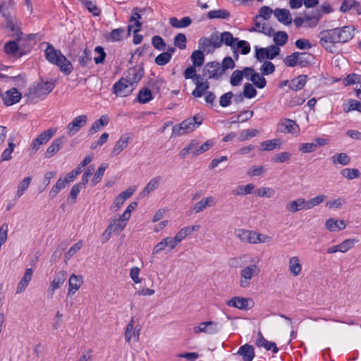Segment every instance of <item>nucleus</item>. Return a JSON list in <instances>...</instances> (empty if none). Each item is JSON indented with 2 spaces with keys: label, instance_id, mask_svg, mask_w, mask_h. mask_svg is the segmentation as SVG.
<instances>
[{
  "label": "nucleus",
  "instance_id": "47",
  "mask_svg": "<svg viewBox=\"0 0 361 361\" xmlns=\"http://www.w3.org/2000/svg\"><path fill=\"white\" fill-rule=\"evenodd\" d=\"M326 198V196L324 195H319L313 198H311L309 200H305V207L306 210H309L312 209L313 207L319 205L322 202H323Z\"/></svg>",
  "mask_w": 361,
  "mask_h": 361
},
{
  "label": "nucleus",
  "instance_id": "15",
  "mask_svg": "<svg viewBox=\"0 0 361 361\" xmlns=\"http://www.w3.org/2000/svg\"><path fill=\"white\" fill-rule=\"evenodd\" d=\"M205 71L209 79H219L224 73V68L218 62L212 61L207 63L205 66Z\"/></svg>",
  "mask_w": 361,
  "mask_h": 361
},
{
  "label": "nucleus",
  "instance_id": "35",
  "mask_svg": "<svg viewBox=\"0 0 361 361\" xmlns=\"http://www.w3.org/2000/svg\"><path fill=\"white\" fill-rule=\"evenodd\" d=\"M194 83L196 85V87L192 91V94L195 97H202L204 92H207V90L209 87V84L207 81L201 82L200 80H194Z\"/></svg>",
  "mask_w": 361,
  "mask_h": 361
},
{
  "label": "nucleus",
  "instance_id": "51",
  "mask_svg": "<svg viewBox=\"0 0 361 361\" xmlns=\"http://www.w3.org/2000/svg\"><path fill=\"white\" fill-rule=\"evenodd\" d=\"M191 60L194 66H201L204 60L203 51L200 50L194 51L191 55Z\"/></svg>",
  "mask_w": 361,
  "mask_h": 361
},
{
  "label": "nucleus",
  "instance_id": "46",
  "mask_svg": "<svg viewBox=\"0 0 361 361\" xmlns=\"http://www.w3.org/2000/svg\"><path fill=\"white\" fill-rule=\"evenodd\" d=\"M221 42L226 45L235 49V42L238 41L237 38H234L233 35L229 32H224L221 34Z\"/></svg>",
  "mask_w": 361,
  "mask_h": 361
},
{
  "label": "nucleus",
  "instance_id": "23",
  "mask_svg": "<svg viewBox=\"0 0 361 361\" xmlns=\"http://www.w3.org/2000/svg\"><path fill=\"white\" fill-rule=\"evenodd\" d=\"M130 140V135L129 134H124L120 137L118 140L116 142L114 147L113 148L111 155L112 157L118 156L124 149H126Z\"/></svg>",
  "mask_w": 361,
  "mask_h": 361
},
{
  "label": "nucleus",
  "instance_id": "39",
  "mask_svg": "<svg viewBox=\"0 0 361 361\" xmlns=\"http://www.w3.org/2000/svg\"><path fill=\"white\" fill-rule=\"evenodd\" d=\"M31 181H32V177L28 176V177L25 178L23 180H22L19 183V184L18 185L17 190H16V197L20 198L25 194L26 190L28 189Z\"/></svg>",
  "mask_w": 361,
  "mask_h": 361
},
{
  "label": "nucleus",
  "instance_id": "24",
  "mask_svg": "<svg viewBox=\"0 0 361 361\" xmlns=\"http://www.w3.org/2000/svg\"><path fill=\"white\" fill-rule=\"evenodd\" d=\"M216 202L214 197L209 196L205 198H202L199 202H196L192 209L195 213H200L205 210L207 207H211L215 206Z\"/></svg>",
  "mask_w": 361,
  "mask_h": 361
},
{
  "label": "nucleus",
  "instance_id": "41",
  "mask_svg": "<svg viewBox=\"0 0 361 361\" xmlns=\"http://www.w3.org/2000/svg\"><path fill=\"white\" fill-rule=\"evenodd\" d=\"M307 76L300 75L290 81L289 87L295 91L301 90L306 84Z\"/></svg>",
  "mask_w": 361,
  "mask_h": 361
},
{
  "label": "nucleus",
  "instance_id": "53",
  "mask_svg": "<svg viewBox=\"0 0 361 361\" xmlns=\"http://www.w3.org/2000/svg\"><path fill=\"white\" fill-rule=\"evenodd\" d=\"M255 193L260 197L271 198L275 194V190L270 187H261L255 190Z\"/></svg>",
  "mask_w": 361,
  "mask_h": 361
},
{
  "label": "nucleus",
  "instance_id": "19",
  "mask_svg": "<svg viewBox=\"0 0 361 361\" xmlns=\"http://www.w3.org/2000/svg\"><path fill=\"white\" fill-rule=\"evenodd\" d=\"M21 97V93L14 87L7 90L2 95L3 101L6 106H11L16 104L20 101Z\"/></svg>",
  "mask_w": 361,
  "mask_h": 361
},
{
  "label": "nucleus",
  "instance_id": "10",
  "mask_svg": "<svg viewBox=\"0 0 361 361\" xmlns=\"http://www.w3.org/2000/svg\"><path fill=\"white\" fill-rule=\"evenodd\" d=\"M56 133V128H49L41 133L32 142L30 149L32 152H36L41 145L46 144Z\"/></svg>",
  "mask_w": 361,
  "mask_h": 361
},
{
  "label": "nucleus",
  "instance_id": "33",
  "mask_svg": "<svg viewBox=\"0 0 361 361\" xmlns=\"http://www.w3.org/2000/svg\"><path fill=\"white\" fill-rule=\"evenodd\" d=\"M161 180L160 176H156L152 178L147 184L145 186L143 190L141 192V195L143 197L147 196L151 192L156 190Z\"/></svg>",
  "mask_w": 361,
  "mask_h": 361
},
{
  "label": "nucleus",
  "instance_id": "55",
  "mask_svg": "<svg viewBox=\"0 0 361 361\" xmlns=\"http://www.w3.org/2000/svg\"><path fill=\"white\" fill-rule=\"evenodd\" d=\"M66 185V180H63V178H59L56 183L51 188V189L49 191V197L51 199L54 198L57 194L59 192V191L63 188Z\"/></svg>",
  "mask_w": 361,
  "mask_h": 361
},
{
  "label": "nucleus",
  "instance_id": "45",
  "mask_svg": "<svg viewBox=\"0 0 361 361\" xmlns=\"http://www.w3.org/2000/svg\"><path fill=\"white\" fill-rule=\"evenodd\" d=\"M343 111L348 113L352 111L361 112V102L355 99H350L347 103L343 105Z\"/></svg>",
  "mask_w": 361,
  "mask_h": 361
},
{
  "label": "nucleus",
  "instance_id": "61",
  "mask_svg": "<svg viewBox=\"0 0 361 361\" xmlns=\"http://www.w3.org/2000/svg\"><path fill=\"white\" fill-rule=\"evenodd\" d=\"M291 157V154L288 152H281L272 158V161L274 163H283L287 162L290 160Z\"/></svg>",
  "mask_w": 361,
  "mask_h": 361
},
{
  "label": "nucleus",
  "instance_id": "32",
  "mask_svg": "<svg viewBox=\"0 0 361 361\" xmlns=\"http://www.w3.org/2000/svg\"><path fill=\"white\" fill-rule=\"evenodd\" d=\"M109 122V117L104 114L102 115L99 119L96 120L92 125L89 130V134H94L98 132L102 127L108 125Z\"/></svg>",
  "mask_w": 361,
  "mask_h": 361
},
{
  "label": "nucleus",
  "instance_id": "13",
  "mask_svg": "<svg viewBox=\"0 0 361 361\" xmlns=\"http://www.w3.org/2000/svg\"><path fill=\"white\" fill-rule=\"evenodd\" d=\"M66 278L67 273L66 271L61 270L56 272L53 280L50 282L48 288V292L50 293L51 295H53L54 292L63 285Z\"/></svg>",
  "mask_w": 361,
  "mask_h": 361
},
{
  "label": "nucleus",
  "instance_id": "4",
  "mask_svg": "<svg viewBox=\"0 0 361 361\" xmlns=\"http://www.w3.org/2000/svg\"><path fill=\"white\" fill-rule=\"evenodd\" d=\"M202 119L197 116L189 118L180 123L175 125L172 128V136L179 137L190 133L202 124Z\"/></svg>",
  "mask_w": 361,
  "mask_h": 361
},
{
  "label": "nucleus",
  "instance_id": "38",
  "mask_svg": "<svg viewBox=\"0 0 361 361\" xmlns=\"http://www.w3.org/2000/svg\"><path fill=\"white\" fill-rule=\"evenodd\" d=\"M198 141L192 140L180 152L179 156L181 159H185L189 154L195 156V151L197 149Z\"/></svg>",
  "mask_w": 361,
  "mask_h": 361
},
{
  "label": "nucleus",
  "instance_id": "12",
  "mask_svg": "<svg viewBox=\"0 0 361 361\" xmlns=\"http://www.w3.org/2000/svg\"><path fill=\"white\" fill-rule=\"evenodd\" d=\"M280 48L275 45H271L267 48L256 49V57L259 61L264 59H273L279 54Z\"/></svg>",
  "mask_w": 361,
  "mask_h": 361
},
{
  "label": "nucleus",
  "instance_id": "29",
  "mask_svg": "<svg viewBox=\"0 0 361 361\" xmlns=\"http://www.w3.org/2000/svg\"><path fill=\"white\" fill-rule=\"evenodd\" d=\"M243 361H252L255 357L254 348L248 344H245L240 347L238 351Z\"/></svg>",
  "mask_w": 361,
  "mask_h": 361
},
{
  "label": "nucleus",
  "instance_id": "36",
  "mask_svg": "<svg viewBox=\"0 0 361 361\" xmlns=\"http://www.w3.org/2000/svg\"><path fill=\"white\" fill-rule=\"evenodd\" d=\"M140 327L138 325L134 326V318L133 317L128 323L125 335L126 338H137L139 336Z\"/></svg>",
  "mask_w": 361,
  "mask_h": 361
},
{
  "label": "nucleus",
  "instance_id": "34",
  "mask_svg": "<svg viewBox=\"0 0 361 361\" xmlns=\"http://www.w3.org/2000/svg\"><path fill=\"white\" fill-rule=\"evenodd\" d=\"M252 73L248 77V80H251L253 84L258 88L262 89L266 86L267 81L263 75L255 73V70L251 68Z\"/></svg>",
  "mask_w": 361,
  "mask_h": 361
},
{
  "label": "nucleus",
  "instance_id": "43",
  "mask_svg": "<svg viewBox=\"0 0 361 361\" xmlns=\"http://www.w3.org/2000/svg\"><path fill=\"white\" fill-rule=\"evenodd\" d=\"M191 19L189 17H184L181 20H178L176 17L170 18V24L177 28L186 27L191 24Z\"/></svg>",
  "mask_w": 361,
  "mask_h": 361
},
{
  "label": "nucleus",
  "instance_id": "57",
  "mask_svg": "<svg viewBox=\"0 0 361 361\" xmlns=\"http://www.w3.org/2000/svg\"><path fill=\"white\" fill-rule=\"evenodd\" d=\"M236 45L237 46L235 47V49H233V53H234L235 59H238V54L237 52L238 48H241V53L243 54H247L250 51V45H249L248 42L246 41H244V40L238 41Z\"/></svg>",
  "mask_w": 361,
  "mask_h": 361
},
{
  "label": "nucleus",
  "instance_id": "7",
  "mask_svg": "<svg viewBox=\"0 0 361 361\" xmlns=\"http://www.w3.org/2000/svg\"><path fill=\"white\" fill-rule=\"evenodd\" d=\"M321 17L322 13L317 11L312 16L305 15L302 17H296L294 18L293 23L298 28L300 27L314 28L318 25Z\"/></svg>",
  "mask_w": 361,
  "mask_h": 361
},
{
  "label": "nucleus",
  "instance_id": "26",
  "mask_svg": "<svg viewBox=\"0 0 361 361\" xmlns=\"http://www.w3.org/2000/svg\"><path fill=\"white\" fill-rule=\"evenodd\" d=\"M286 210L290 213H296L302 209H306L305 199L298 197L293 200L289 201L286 204Z\"/></svg>",
  "mask_w": 361,
  "mask_h": 361
},
{
  "label": "nucleus",
  "instance_id": "63",
  "mask_svg": "<svg viewBox=\"0 0 361 361\" xmlns=\"http://www.w3.org/2000/svg\"><path fill=\"white\" fill-rule=\"evenodd\" d=\"M341 174L348 180L358 178L360 176V173L357 169H345L341 171Z\"/></svg>",
  "mask_w": 361,
  "mask_h": 361
},
{
  "label": "nucleus",
  "instance_id": "1",
  "mask_svg": "<svg viewBox=\"0 0 361 361\" xmlns=\"http://www.w3.org/2000/svg\"><path fill=\"white\" fill-rule=\"evenodd\" d=\"M143 71L141 68H130L124 78H121L113 87L114 92L118 97H126L135 89L141 80Z\"/></svg>",
  "mask_w": 361,
  "mask_h": 361
},
{
  "label": "nucleus",
  "instance_id": "56",
  "mask_svg": "<svg viewBox=\"0 0 361 361\" xmlns=\"http://www.w3.org/2000/svg\"><path fill=\"white\" fill-rule=\"evenodd\" d=\"M214 145V142L212 140H208L201 145L197 147V149L195 151V156L197 157L205 152L211 149Z\"/></svg>",
  "mask_w": 361,
  "mask_h": 361
},
{
  "label": "nucleus",
  "instance_id": "52",
  "mask_svg": "<svg viewBox=\"0 0 361 361\" xmlns=\"http://www.w3.org/2000/svg\"><path fill=\"white\" fill-rule=\"evenodd\" d=\"M257 346L264 347L267 350H272L273 353H277L279 348L274 342H270L268 340H257Z\"/></svg>",
  "mask_w": 361,
  "mask_h": 361
},
{
  "label": "nucleus",
  "instance_id": "20",
  "mask_svg": "<svg viewBox=\"0 0 361 361\" xmlns=\"http://www.w3.org/2000/svg\"><path fill=\"white\" fill-rule=\"evenodd\" d=\"M265 20L259 19V17H255L254 27L250 31L262 32L267 36H272L274 34V29L267 24Z\"/></svg>",
  "mask_w": 361,
  "mask_h": 361
},
{
  "label": "nucleus",
  "instance_id": "64",
  "mask_svg": "<svg viewBox=\"0 0 361 361\" xmlns=\"http://www.w3.org/2000/svg\"><path fill=\"white\" fill-rule=\"evenodd\" d=\"M265 171L266 169L262 166H252L249 169V170L247 172V174L251 177L261 176L264 175Z\"/></svg>",
  "mask_w": 361,
  "mask_h": 361
},
{
  "label": "nucleus",
  "instance_id": "11",
  "mask_svg": "<svg viewBox=\"0 0 361 361\" xmlns=\"http://www.w3.org/2000/svg\"><path fill=\"white\" fill-rule=\"evenodd\" d=\"M88 118L87 115H80L76 116L71 123L66 126L67 134L69 136H73L80 131V130L86 126Z\"/></svg>",
  "mask_w": 361,
  "mask_h": 361
},
{
  "label": "nucleus",
  "instance_id": "22",
  "mask_svg": "<svg viewBox=\"0 0 361 361\" xmlns=\"http://www.w3.org/2000/svg\"><path fill=\"white\" fill-rule=\"evenodd\" d=\"M251 68H245L243 71L235 70L234 71L231 76L230 82L233 86H238L243 78L245 77L247 79L251 74Z\"/></svg>",
  "mask_w": 361,
  "mask_h": 361
},
{
  "label": "nucleus",
  "instance_id": "14",
  "mask_svg": "<svg viewBox=\"0 0 361 361\" xmlns=\"http://www.w3.org/2000/svg\"><path fill=\"white\" fill-rule=\"evenodd\" d=\"M54 89V84L49 82L39 84L37 86L30 88L29 94L32 98L39 97L42 95L48 94Z\"/></svg>",
  "mask_w": 361,
  "mask_h": 361
},
{
  "label": "nucleus",
  "instance_id": "27",
  "mask_svg": "<svg viewBox=\"0 0 361 361\" xmlns=\"http://www.w3.org/2000/svg\"><path fill=\"white\" fill-rule=\"evenodd\" d=\"M274 15L276 19L285 25H288L292 23L290 12L286 8H276L274 11Z\"/></svg>",
  "mask_w": 361,
  "mask_h": 361
},
{
  "label": "nucleus",
  "instance_id": "2",
  "mask_svg": "<svg viewBox=\"0 0 361 361\" xmlns=\"http://www.w3.org/2000/svg\"><path fill=\"white\" fill-rule=\"evenodd\" d=\"M44 54L47 60L59 66L61 71L64 74L69 75L72 72L73 66L71 63L51 44H47V49L44 50Z\"/></svg>",
  "mask_w": 361,
  "mask_h": 361
},
{
  "label": "nucleus",
  "instance_id": "17",
  "mask_svg": "<svg viewBox=\"0 0 361 361\" xmlns=\"http://www.w3.org/2000/svg\"><path fill=\"white\" fill-rule=\"evenodd\" d=\"M288 269L293 276H298L302 271L301 259L298 256H292L288 261Z\"/></svg>",
  "mask_w": 361,
  "mask_h": 361
},
{
  "label": "nucleus",
  "instance_id": "21",
  "mask_svg": "<svg viewBox=\"0 0 361 361\" xmlns=\"http://www.w3.org/2000/svg\"><path fill=\"white\" fill-rule=\"evenodd\" d=\"M235 235L244 243L256 244V231L238 229L235 231Z\"/></svg>",
  "mask_w": 361,
  "mask_h": 361
},
{
  "label": "nucleus",
  "instance_id": "6",
  "mask_svg": "<svg viewBox=\"0 0 361 361\" xmlns=\"http://www.w3.org/2000/svg\"><path fill=\"white\" fill-rule=\"evenodd\" d=\"M276 132L283 134H290L293 137L300 135V128L299 125L293 120L282 118L277 123L276 126Z\"/></svg>",
  "mask_w": 361,
  "mask_h": 361
},
{
  "label": "nucleus",
  "instance_id": "42",
  "mask_svg": "<svg viewBox=\"0 0 361 361\" xmlns=\"http://www.w3.org/2000/svg\"><path fill=\"white\" fill-rule=\"evenodd\" d=\"M331 159L334 165L341 164L343 166H345L350 162V157L345 153L336 154L331 157Z\"/></svg>",
  "mask_w": 361,
  "mask_h": 361
},
{
  "label": "nucleus",
  "instance_id": "54",
  "mask_svg": "<svg viewBox=\"0 0 361 361\" xmlns=\"http://www.w3.org/2000/svg\"><path fill=\"white\" fill-rule=\"evenodd\" d=\"M272 35H274V41L277 47L284 45L288 41V35L283 31L274 32Z\"/></svg>",
  "mask_w": 361,
  "mask_h": 361
},
{
  "label": "nucleus",
  "instance_id": "9",
  "mask_svg": "<svg viewBox=\"0 0 361 361\" xmlns=\"http://www.w3.org/2000/svg\"><path fill=\"white\" fill-rule=\"evenodd\" d=\"M228 307H235L241 310H248L255 305L253 300L250 298L235 296L226 301Z\"/></svg>",
  "mask_w": 361,
  "mask_h": 361
},
{
  "label": "nucleus",
  "instance_id": "31",
  "mask_svg": "<svg viewBox=\"0 0 361 361\" xmlns=\"http://www.w3.org/2000/svg\"><path fill=\"white\" fill-rule=\"evenodd\" d=\"M63 143V137H58L53 140L46 151V155L50 158L57 153L61 148Z\"/></svg>",
  "mask_w": 361,
  "mask_h": 361
},
{
  "label": "nucleus",
  "instance_id": "60",
  "mask_svg": "<svg viewBox=\"0 0 361 361\" xmlns=\"http://www.w3.org/2000/svg\"><path fill=\"white\" fill-rule=\"evenodd\" d=\"M4 50L6 54L14 56L18 55V46L16 41H9L4 45Z\"/></svg>",
  "mask_w": 361,
  "mask_h": 361
},
{
  "label": "nucleus",
  "instance_id": "59",
  "mask_svg": "<svg viewBox=\"0 0 361 361\" xmlns=\"http://www.w3.org/2000/svg\"><path fill=\"white\" fill-rule=\"evenodd\" d=\"M152 92L150 90L147 88H145L141 90L139 92L137 99L139 102L142 104H146L149 102L152 99Z\"/></svg>",
  "mask_w": 361,
  "mask_h": 361
},
{
  "label": "nucleus",
  "instance_id": "37",
  "mask_svg": "<svg viewBox=\"0 0 361 361\" xmlns=\"http://www.w3.org/2000/svg\"><path fill=\"white\" fill-rule=\"evenodd\" d=\"M255 185L252 183L247 185H240L233 190V193L238 196H244L252 194L254 191Z\"/></svg>",
  "mask_w": 361,
  "mask_h": 361
},
{
  "label": "nucleus",
  "instance_id": "5",
  "mask_svg": "<svg viewBox=\"0 0 361 361\" xmlns=\"http://www.w3.org/2000/svg\"><path fill=\"white\" fill-rule=\"evenodd\" d=\"M319 44L330 53H336L337 49L335 44L339 43L336 35V30H323L319 34Z\"/></svg>",
  "mask_w": 361,
  "mask_h": 361
},
{
  "label": "nucleus",
  "instance_id": "28",
  "mask_svg": "<svg viewBox=\"0 0 361 361\" xmlns=\"http://www.w3.org/2000/svg\"><path fill=\"white\" fill-rule=\"evenodd\" d=\"M346 226L345 222L342 219L336 220L334 218H329L325 222V227L330 232L343 231Z\"/></svg>",
  "mask_w": 361,
  "mask_h": 361
},
{
  "label": "nucleus",
  "instance_id": "30",
  "mask_svg": "<svg viewBox=\"0 0 361 361\" xmlns=\"http://www.w3.org/2000/svg\"><path fill=\"white\" fill-rule=\"evenodd\" d=\"M305 56H307V54L305 53L295 52L286 57L284 63L288 66L293 67L298 63H301Z\"/></svg>",
  "mask_w": 361,
  "mask_h": 361
},
{
  "label": "nucleus",
  "instance_id": "40",
  "mask_svg": "<svg viewBox=\"0 0 361 361\" xmlns=\"http://www.w3.org/2000/svg\"><path fill=\"white\" fill-rule=\"evenodd\" d=\"M260 145L262 150L271 151L280 148L281 146V141L280 139L269 140L262 142Z\"/></svg>",
  "mask_w": 361,
  "mask_h": 361
},
{
  "label": "nucleus",
  "instance_id": "16",
  "mask_svg": "<svg viewBox=\"0 0 361 361\" xmlns=\"http://www.w3.org/2000/svg\"><path fill=\"white\" fill-rule=\"evenodd\" d=\"M129 219L123 214L114 216L109 221V226L113 229L116 233H121L126 226Z\"/></svg>",
  "mask_w": 361,
  "mask_h": 361
},
{
  "label": "nucleus",
  "instance_id": "3",
  "mask_svg": "<svg viewBox=\"0 0 361 361\" xmlns=\"http://www.w3.org/2000/svg\"><path fill=\"white\" fill-rule=\"evenodd\" d=\"M252 264L244 267L240 272L239 286L245 288L250 286L251 280L257 276L260 271V267L258 264L259 259L255 258L251 259Z\"/></svg>",
  "mask_w": 361,
  "mask_h": 361
},
{
  "label": "nucleus",
  "instance_id": "8",
  "mask_svg": "<svg viewBox=\"0 0 361 361\" xmlns=\"http://www.w3.org/2000/svg\"><path fill=\"white\" fill-rule=\"evenodd\" d=\"M221 330V324L214 321H208L200 323L198 326L193 327L195 334L204 333L209 336L218 334Z\"/></svg>",
  "mask_w": 361,
  "mask_h": 361
},
{
  "label": "nucleus",
  "instance_id": "49",
  "mask_svg": "<svg viewBox=\"0 0 361 361\" xmlns=\"http://www.w3.org/2000/svg\"><path fill=\"white\" fill-rule=\"evenodd\" d=\"M0 12L2 13L3 16L6 18V27L9 28L11 31L13 32V35H18L20 34V32L18 30V28L17 25H16L15 22L13 21L11 16L9 15H7L4 13L3 7L0 6Z\"/></svg>",
  "mask_w": 361,
  "mask_h": 361
},
{
  "label": "nucleus",
  "instance_id": "50",
  "mask_svg": "<svg viewBox=\"0 0 361 361\" xmlns=\"http://www.w3.org/2000/svg\"><path fill=\"white\" fill-rule=\"evenodd\" d=\"M229 16H230L229 12L224 9L214 10V11H211L207 13V17L209 19H213V18L226 19V18H228Z\"/></svg>",
  "mask_w": 361,
  "mask_h": 361
},
{
  "label": "nucleus",
  "instance_id": "25",
  "mask_svg": "<svg viewBox=\"0 0 361 361\" xmlns=\"http://www.w3.org/2000/svg\"><path fill=\"white\" fill-rule=\"evenodd\" d=\"M339 43H344L351 39L353 37L354 29L350 26H344L341 28H335Z\"/></svg>",
  "mask_w": 361,
  "mask_h": 361
},
{
  "label": "nucleus",
  "instance_id": "48",
  "mask_svg": "<svg viewBox=\"0 0 361 361\" xmlns=\"http://www.w3.org/2000/svg\"><path fill=\"white\" fill-rule=\"evenodd\" d=\"M124 30L123 28H116L113 30L106 37V39L110 42H118L123 39Z\"/></svg>",
  "mask_w": 361,
  "mask_h": 361
},
{
  "label": "nucleus",
  "instance_id": "18",
  "mask_svg": "<svg viewBox=\"0 0 361 361\" xmlns=\"http://www.w3.org/2000/svg\"><path fill=\"white\" fill-rule=\"evenodd\" d=\"M83 283L82 276L72 274L68 279L67 296L73 295Z\"/></svg>",
  "mask_w": 361,
  "mask_h": 361
},
{
  "label": "nucleus",
  "instance_id": "44",
  "mask_svg": "<svg viewBox=\"0 0 361 361\" xmlns=\"http://www.w3.org/2000/svg\"><path fill=\"white\" fill-rule=\"evenodd\" d=\"M358 240L355 238H348L338 244L339 252L345 253L354 247L355 245L358 243Z\"/></svg>",
  "mask_w": 361,
  "mask_h": 361
},
{
  "label": "nucleus",
  "instance_id": "62",
  "mask_svg": "<svg viewBox=\"0 0 361 361\" xmlns=\"http://www.w3.org/2000/svg\"><path fill=\"white\" fill-rule=\"evenodd\" d=\"M196 66H190L187 68L184 71V77L185 79H192V80H200V75L196 73Z\"/></svg>",
  "mask_w": 361,
  "mask_h": 361
},
{
  "label": "nucleus",
  "instance_id": "58",
  "mask_svg": "<svg viewBox=\"0 0 361 361\" xmlns=\"http://www.w3.org/2000/svg\"><path fill=\"white\" fill-rule=\"evenodd\" d=\"M82 242L81 240L78 241V243H75L72 247H71L64 255L65 262H66L72 257H73L74 255L82 248Z\"/></svg>",
  "mask_w": 361,
  "mask_h": 361
}]
</instances>
